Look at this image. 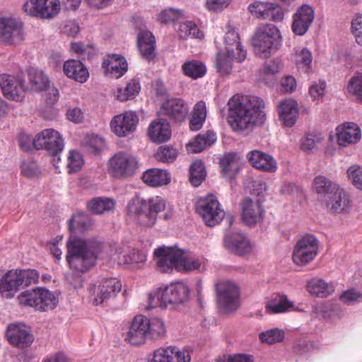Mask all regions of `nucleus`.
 <instances>
[{"instance_id":"nucleus-46","label":"nucleus","mask_w":362,"mask_h":362,"mask_svg":"<svg viewBox=\"0 0 362 362\" xmlns=\"http://www.w3.org/2000/svg\"><path fill=\"white\" fill-rule=\"evenodd\" d=\"M71 49L84 60L91 59L97 53V50L93 45H86L81 42L71 43Z\"/></svg>"},{"instance_id":"nucleus-49","label":"nucleus","mask_w":362,"mask_h":362,"mask_svg":"<svg viewBox=\"0 0 362 362\" xmlns=\"http://www.w3.org/2000/svg\"><path fill=\"white\" fill-rule=\"evenodd\" d=\"M201 263L197 259H188L185 255V251L181 250V257L179 258L177 271L187 272L199 269Z\"/></svg>"},{"instance_id":"nucleus-50","label":"nucleus","mask_w":362,"mask_h":362,"mask_svg":"<svg viewBox=\"0 0 362 362\" xmlns=\"http://www.w3.org/2000/svg\"><path fill=\"white\" fill-rule=\"evenodd\" d=\"M348 93L362 103V74L353 76L347 85Z\"/></svg>"},{"instance_id":"nucleus-8","label":"nucleus","mask_w":362,"mask_h":362,"mask_svg":"<svg viewBox=\"0 0 362 362\" xmlns=\"http://www.w3.org/2000/svg\"><path fill=\"white\" fill-rule=\"evenodd\" d=\"M18 300L22 305L34 308L40 311L52 310L58 303L57 298L51 291L42 287L22 292L18 295Z\"/></svg>"},{"instance_id":"nucleus-40","label":"nucleus","mask_w":362,"mask_h":362,"mask_svg":"<svg viewBox=\"0 0 362 362\" xmlns=\"http://www.w3.org/2000/svg\"><path fill=\"white\" fill-rule=\"evenodd\" d=\"M206 175L204 165L201 160H196L189 168V181L194 187L199 186Z\"/></svg>"},{"instance_id":"nucleus-24","label":"nucleus","mask_w":362,"mask_h":362,"mask_svg":"<svg viewBox=\"0 0 362 362\" xmlns=\"http://www.w3.org/2000/svg\"><path fill=\"white\" fill-rule=\"evenodd\" d=\"M190 355L187 351H181L176 346L156 349L148 362H189Z\"/></svg>"},{"instance_id":"nucleus-33","label":"nucleus","mask_w":362,"mask_h":362,"mask_svg":"<svg viewBox=\"0 0 362 362\" xmlns=\"http://www.w3.org/2000/svg\"><path fill=\"white\" fill-rule=\"evenodd\" d=\"M361 137L359 127L354 122L345 124L337 133V141L340 146H346L357 143Z\"/></svg>"},{"instance_id":"nucleus-27","label":"nucleus","mask_w":362,"mask_h":362,"mask_svg":"<svg viewBox=\"0 0 362 362\" xmlns=\"http://www.w3.org/2000/svg\"><path fill=\"white\" fill-rule=\"evenodd\" d=\"M224 244L230 252L238 255L250 253L252 246L249 239L239 233H228L225 236Z\"/></svg>"},{"instance_id":"nucleus-41","label":"nucleus","mask_w":362,"mask_h":362,"mask_svg":"<svg viewBox=\"0 0 362 362\" xmlns=\"http://www.w3.org/2000/svg\"><path fill=\"white\" fill-rule=\"evenodd\" d=\"M293 306V303L288 300L286 296L276 295L267 304L266 309L270 310L274 313H280L287 311Z\"/></svg>"},{"instance_id":"nucleus-3","label":"nucleus","mask_w":362,"mask_h":362,"mask_svg":"<svg viewBox=\"0 0 362 362\" xmlns=\"http://www.w3.org/2000/svg\"><path fill=\"white\" fill-rule=\"evenodd\" d=\"M313 187L331 213L340 214L349 208L350 201L348 194L337 183L327 177L316 176L313 182Z\"/></svg>"},{"instance_id":"nucleus-61","label":"nucleus","mask_w":362,"mask_h":362,"mask_svg":"<svg viewBox=\"0 0 362 362\" xmlns=\"http://www.w3.org/2000/svg\"><path fill=\"white\" fill-rule=\"evenodd\" d=\"M21 170L25 177L32 178L37 173L38 168L34 161H23L21 164Z\"/></svg>"},{"instance_id":"nucleus-10","label":"nucleus","mask_w":362,"mask_h":362,"mask_svg":"<svg viewBox=\"0 0 362 362\" xmlns=\"http://www.w3.org/2000/svg\"><path fill=\"white\" fill-rule=\"evenodd\" d=\"M196 211L209 227L220 223L225 216L223 209L221 208L217 197L214 194L199 199L196 203Z\"/></svg>"},{"instance_id":"nucleus-57","label":"nucleus","mask_w":362,"mask_h":362,"mask_svg":"<svg viewBox=\"0 0 362 362\" xmlns=\"http://www.w3.org/2000/svg\"><path fill=\"white\" fill-rule=\"evenodd\" d=\"M349 178L352 180L354 186L362 190V167L359 165H352L348 170Z\"/></svg>"},{"instance_id":"nucleus-64","label":"nucleus","mask_w":362,"mask_h":362,"mask_svg":"<svg viewBox=\"0 0 362 362\" xmlns=\"http://www.w3.org/2000/svg\"><path fill=\"white\" fill-rule=\"evenodd\" d=\"M42 362H70V358L65 353L59 351L47 356Z\"/></svg>"},{"instance_id":"nucleus-36","label":"nucleus","mask_w":362,"mask_h":362,"mask_svg":"<svg viewBox=\"0 0 362 362\" xmlns=\"http://www.w3.org/2000/svg\"><path fill=\"white\" fill-rule=\"evenodd\" d=\"M143 181L149 186L158 187L168 184L170 180L169 173L162 169L151 168L146 170L142 175Z\"/></svg>"},{"instance_id":"nucleus-26","label":"nucleus","mask_w":362,"mask_h":362,"mask_svg":"<svg viewBox=\"0 0 362 362\" xmlns=\"http://www.w3.org/2000/svg\"><path fill=\"white\" fill-rule=\"evenodd\" d=\"M249 163L256 169L263 172L274 173L277 170V163L269 154L259 150H253L246 156Z\"/></svg>"},{"instance_id":"nucleus-5","label":"nucleus","mask_w":362,"mask_h":362,"mask_svg":"<svg viewBox=\"0 0 362 362\" xmlns=\"http://www.w3.org/2000/svg\"><path fill=\"white\" fill-rule=\"evenodd\" d=\"M40 273L34 269H16L8 271L1 279L0 293L10 299L21 288L38 283Z\"/></svg>"},{"instance_id":"nucleus-31","label":"nucleus","mask_w":362,"mask_h":362,"mask_svg":"<svg viewBox=\"0 0 362 362\" xmlns=\"http://www.w3.org/2000/svg\"><path fill=\"white\" fill-rule=\"evenodd\" d=\"M63 69L66 76L81 83H85L89 77L88 69L79 60L69 59L66 61Z\"/></svg>"},{"instance_id":"nucleus-13","label":"nucleus","mask_w":362,"mask_h":362,"mask_svg":"<svg viewBox=\"0 0 362 362\" xmlns=\"http://www.w3.org/2000/svg\"><path fill=\"white\" fill-rule=\"evenodd\" d=\"M319 241L311 234H306L296 243L293 259L297 265H305L313 261L318 253Z\"/></svg>"},{"instance_id":"nucleus-14","label":"nucleus","mask_w":362,"mask_h":362,"mask_svg":"<svg viewBox=\"0 0 362 362\" xmlns=\"http://www.w3.org/2000/svg\"><path fill=\"white\" fill-rule=\"evenodd\" d=\"M27 14L42 19H52L61 9L59 0H28L23 6Z\"/></svg>"},{"instance_id":"nucleus-42","label":"nucleus","mask_w":362,"mask_h":362,"mask_svg":"<svg viewBox=\"0 0 362 362\" xmlns=\"http://www.w3.org/2000/svg\"><path fill=\"white\" fill-rule=\"evenodd\" d=\"M146 322L148 325L146 330L147 338L157 339L163 337L165 334V328L163 322L158 318L148 319L146 317Z\"/></svg>"},{"instance_id":"nucleus-28","label":"nucleus","mask_w":362,"mask_h":362,"mask_svg":"<svg viewBox=\"0 0 362 362\" xmlns=\"http://www.w3.org/2000/svg\"><path fill=\"white\" fill-rule=\"evenodd\" d=\"M102 68L110 74L111 77L118 78L122 77L128 69L126 59L121 54H107L104 59Z\"/></svg>"},{"instance_id":"nucleus-21","label":"nucleus","mask_w":362,"mask_h":362,"mask_svg":"<svg viewBox=\"0 0 362 362\" xmlns=\"http://www.w3.org/2000/svg\"><path fill=\"white\" fill-rule=\"evenodd\" d=\"M242 220L249 226L261 222L264 216V209L259 200H252L246 197L241 202Z\"/></svg>"},{"instance_id":"nucleus-16","label":"nucleus","mask_w":362,"mask_h":362,"mask_svg":"<svg viewBox=\"0 0 362 362\" xmlns=\"http://www.w3.org/2000/svg\"><path fill=\"white\" fill-rule=\"evenodd\" d=\"M25 39L23 23L13 18H0V42L17 45Z\"/></svg>"},{"instance_id":"nucleus-29","label":"nucleus","mask_w":362,"mask_h":362,"mask_svg":"<svg viewBox=\"0 0 362 362\" xmlns=\"http://www.w3.org/2000/svg\"><path fill=\"white\" fill-rule=\"evenodd\" d=\"M137 47L143 59L151 62L156 57V39L148 30H141L137 35Z\"/></svg>"},{"instance_id":"nucleus-39","label":"nucleus","mask_w":362,"mask_h":362,"mask_svg":"<svg viewBox=\"0 0 362 362\" xmlns=\"http://www.w3.org/2000/svg\"><path fill=\"white\" fill-rule=\"evenodd\" d=\"M31 88L35 91L45 90L49 86L48 77L40 70L32 69L28 73Z\"/></svg>"},{"instance_id":"nucleus-63","label":"nucleus","mask_w":362,"mask_h":362,"mask_svg":"<svg viewBox=\"0 0 362 362\" xmlns=\"http://www.w3.org/2000/svg\"><path fill=\"white\" fill-rule=\"evenodd\" d=\"M188 146L192 148V151L194 153H199L202 151L206 146H207L205 139L202 135H198L195 137L194 141L189 144Z\"/></svg>"},{"instance_id":"nucleus-54","label":"nucleus","mask_w":362,"mask_h":362,"mask_svg":"<svg viewBox=\"0 0 362 362\" xmlns=\"http://www.w3.org/2000/svg\"><path fill=\"white\" fill-rule=\"evenodd\" d=\"M284 332L278 329H272L259 334V339L262 342L274 344L283 341Z\"/></svg>"},{"instance_id":"nucleus-35","label":"nucleus","mask_w":362,"mask_h":362,"mask_svg":"<svg viewBox=\"0 0 362 362\" xmlns=\"http://www.w3.org/2000/svg\"><path fill=\"white\" fill-rule=\"evenodd\" d=\"M307 291L318 298H326L334 291V287L322 279L313 278L307 282Z\"/></svg>"},{"instance_id":"nucleus-51","label":"nucleus","mask_w":362,"mask_h":362,"mask_svg":"<svg viewBox=\"0 0 362 362\" xmlns=\"http://www.w3.org/2000/svg\"><path fill=\"white\" fill-rule=\"evenodd\" d=\"M313 61V56L311 52L304 47L300 50L296 52V62L299 68L305 69L308 71Z\"/></svg>"},{"instance_id":"nucleus-7","label":"nucleus","mask_w":362,"mask_h":362,"mask_svg":"<svg viewBox=\"0 0 362 362\" xmlns=\"http://www.w3.org/2000/svg\"><path fill=\"white\" fill-rule=\"evenodd\" d=\"M189 294V287L184 283H172L148 296V310L156 307L166 308L168 304H181L185 302Z\"/></svg>"},{"instance_id":"nucleus-58","label":"nucleus","mask_w":362,"mask_h":362,"mask_svg":"<svg viewBox=\"0 0 362 362\" xmlns=\"http://www.w3.org/2000/svg\"><path fill=\"white\" fill-rule=\"evenodd\" d=\"M340 300L347 304L361 302L362 301V294L354 289L348 290L341 295Z\"/></svg>"},{"instance_id":"nucleus-15","label":"nucleus","mask_w":362,"mask_h":362,"mask_svg":"<svg viewBox=\"0 0 362 362\" xmlns=\"http://www.w3.org/2000/svg\"><path fill=\"white\" fill-rule=\"evenodd\" d=\"M0 87L7 99L17 102L23 100L28 89L25 81L21 76L6 74L0 75Z\"/></svg>"},{"instance_id":"nucleus-60","label":"nucleus","mask_w":362,"mask_h":362,"mask_svg":"<svg viewBox=\"0 0 362 362\" xmlns=\"http://www.w3.org/2000/svg\"><path fill=\"white\" fill-rule=\"evenodd\" d=\"M326 88V83L325 81H319L313 84L309 89L310 96L313 100H320L323 97Z\"/></svg>"},{"instance_id":"nucleus-22","label":"nucleus","mask_w":362,"mask_h":362,"mask_svg":"<svg viewBox=\"0 0 362 362\" xmlns=\"http://www.w3.org/2000/svg\"><path fill=\"white\" fill-rule=\"evenodd\" d=\"M6 336L12 345L20 349L30 346L34 340L30 329L25 325L20 324L9 325Z\"/></svg>"},{"instance_id":"nucleus-30","label":"nucleus","mask_w":362,"mask_h":362,"mask_svg":"<svg viewBox=\"0 0 362 362\" xmlns=\"http://www.w3.org/2000/svg\"><path fill=\"white\" fill-rule=\"evenodd\" d=\"M240 157L235 152L225 153L219 159L220 172L225 179L235 177L239 172Z\"/></svg>"},{"instance_id":"nucleus-45","label":"nucleus","mask_w":362,"mask_h":362,"mask_svg":"<svg viewBox=\"0 0 362 362\" xmlns=\"http://www.w3.org/2000/svg\"><path fill=\"white\" fill-rule=\"evenodd\" d=\"M140 84L137 79H132L126 86L124 89L119 88L117 90V98L121 101H125L135 97L140 91Z\"/></svg>"},{"instance_id":"nucleus-25","label":"nucleus","mask_w":362,"mask_h":362,"mask_svg":"<svg viewBox=\"0 0 362 362\" xmlns=\"http://www.w3.org/2000/svg\"><path fill=\"white\" fill-rule=\"evenodd\" d=\"M187 104L181 98H171L163 103L160 113L175 122H182L188 114Z\"/></svg>"},{"instance_id":"nucleus-2","label":"nucleus","mask_w":362,"mask_h":362,"mask_svg":"<svg viewBox=\"0 0 362 362\" xmlns=\"http://www.w3.org/2000/svg\"><path fill=\"white\" fill-rule=\"evenodd\" d=\"M66 261L71 269L84 273L95 264L102 249L100 242L71 236L66 243Z\"/></svg>"},{"instance_id":"nucleus-12","label":"nucleus","mask_w":362,"mask_h":362,"mask_svg":"<svg viewBox=\"0 0 362 362\" xmlns=\"http://www.w3.org/2000/svg\"><path fill=\"white\" fill-rule=\"evenodd\" d=\"M36 149H45L54 157V160L64 149V139L59 133L53 129H46L39 132L33 141Z\"/></svg>"},{"instance_id":"nucleus-17","label":"nucleus","mask_w":362,"mask_h":362,"mask_svg":"<svg viewBox=\"0 0 362 362\" xmlns=\"http://www.w3.org/2000/svg\"><path fill=\"white\" fill-rule=\"evenodd\" d=\"M138 122L139 117L135 112L126 111L114 116L110 127L118 136H126L136 130Z\"/></svg>"},{"instance_id":"nucleus-19","label":"nucleus","mask_w":362,"mask_h":362,"mask_svg":"<svg viewBox=\"0 0 362 362\" xmlns=\"http://www.w3.org/2000/svg\"><path fill=\"white\" fill-rule=\"evenodd\" d=\"M314 18V8L308 4H303L293 15L291 25L293 33L296 35H304L311 26Z\"/></svg>"},{"instance_id":"nucleus-59","label":"nucleus","mask_w":362,"mask_h":362,"mask_svg":"<svg viewBox=\"0 0 362 362\" xmlns=\"http://www.w3.org/2000/svg\"><path fill=\"white\" fill-rule=\"evenodd\" d=\"M231 0H206V6L208 10L214 12H220L227 8Z\"/></svg>"},{"instance_id":"nucleus-23","label":"nucleus","mask_w":362,"mask_h":362,"mask_svg":"<svg viewBox=\"0 0 362 362\" xmlns=\"http://www.w3.org/2000/svg\"><path fill=\"white\" fill-rule=\"evenodd\" d=\"M121 288L122 284L117 279H103L98 286L93 288V303L98 305L105 303L109 298L115 296Z\"/></svg>"},{"instance_id":"nucleus-11","label":"nucleus","mask_w":362,"mask_h":362,"mask_svg":"<svg viewBox=\"0 0 362 362\" xmlns=\"http://www.w3.org/2000/svg\"><path fill=\"white\" fill-rule=\"evenodd\" d=\"M217 304L225 313H230L239 306L240 291L233 281H226L216 284Z\"/></svg>"},{"instance_id":"nucleus-62","label":"nucleus","mask_w":362,"mask_h":362,"mask_svg":"<svg viewBox=\"0 0 362 362\" xmlns=\"http://www.w3.org/2000/svg\"><path fill=\"white\" fill-rule=\"evenodd\" d=\"M272 8L269 11V18L274 22H281L284 18V12L277 4L272 3Z\"/></svg>"},{"instance_id":"nucleus-43","label":"nucleus","mask_w":362,"mask_h":362,"mask_svg":"<svg viewBox=\"0 0 362 362\" xmlns=\"http://www.w3.org/2000/svg\"><path fill=\"white\" fill-rule=\"evenodd\" d=\"M182 70L186 76L194 79L202 77L206 73L204 64L197 60L186 62L182 65Z\"/></svg>"},{"instance_id":"nucleus-18","label":"nucleus","mask_w":362,"mask_h":362,"mask_svg":"<svg viewBox=\"0 0 362 362\" xmlns=\"http://www.w3.org/2000/svg\"><path fill=\"white\" fill-rule=\"evenodd\" d=\"M158 268L163 272L177 270L179 258L181 257V250L177 247H159L154 251Z\"/></svg>"},{"instance_id":"nucleus-52","label":"nucleus","mask_w":362,"mask_h":362,"mask_svg":"<svg viewBox=\"0 0 362 362\" xmlns=\"http://www.w3.org/2000/svg\"><path fill=\"white\" fill-rule=\"evenodd\" d=\"M177 156V149L170 146H160L156 153V158L160 161L165 163L173 162Z\"/></svg>"},{"instance_id":"nucleus-6","label":"nucleus","mask_w":362,"mask_h":362,"mask_svg":"<svg viewBox=\"0 0 362 362\" xmlns=\"http://www.w3.org/2000/svg\"><path fill=\"white\" fill-rule=\"evenodd\" d=\"M279 28L272 23H262L256 29L252 39L255 53L259 57L267 58L281 45Z\"/></svg>"},{"instance_id":"nucleus-32","label":"nucleus","mask_w":362,"mask_h":362,"mask_svg":"<svg viewBox=\"0 0 362 362\" xmlns=\"http://www.w3.org/2000/svg\"><path fill=\"white\" fill-rule=\"evenodd\" d=\"M148 134L155 143L160 144L168 141L171 136L169 122L165 119L153 121L149 125Z\"/></svg>"},{"instance_id":"nucleus-4","label":"nucleus","mask_w":362,"mask_h":362,"mask_svg":"<svg viewBox=\"0 0 362 362\" xmlns=\"http://www.w3.org/2000/svg\"><path fill=\"white\" fill-rule=\"evenodd\" d=\"M165 209V201L159 196L153 197L148 199L136 196L128 203L127 212L134 216L137 223L145 227H152L155 225L158 213Z\"/></svg>"},{"instance_id":"nucleus-53","label":"nucleus","mask_w":362,"mask_h":362,"mask_svg":"<svg viewBox=\"0 0 362 362\" xmlns=\"http://www.w3.org/2000/svg\"><path fill=\"white\" fill-rule=\"evenodd\" d=\"M83 163L81 155L76 151H71L68 156L66 164L68 173L71 174L80 170L82 168Z\"/></svg>"},{"instance_id":"nucleus-38","label":"nucleus","mask_w":362,"mask_h":362,"mask_svg":"<svg viewBox=\"0 0 362 362\" xmlns=\"http://www.w3.org/2000/svg\"><path fill=\"white\" fill-rule=\"evenodd\" d=\"M114 199L108 197H99L91 199L88 203L89 210L95 214H102L115 208Z\"/></svg>"},{"instance_id":"nucleus-9","label":"nucleus","mask_w":362,"mask_h":362,"mask_svg":"<svg viewBox=\"0 0 362 362\" xmlns=\"http://www.w3.org/2000/svg\"><path fill=\"white\" fill-rule=\"evenodd\" d=\"M139 165V160L135 156L120 151L110 158L108 173L115 178H128L137 173Z\"/></svg>"},{"instance_id":"nucleus-44","label":"nucleus","mask_w":362,"mask_h":362,"mask_svg":"<svg viewBox=\"0 0 362 362\" xmlns=\"http://www.w3.org/2000/svg\"><path fill=\"white\" fill-rule=\"evenodd\" d=\"M178 33L182 39H187L189 37L199 39L204 37V33L199 30L197 25L192 21L182 23L180 25Z\"/></svg>"},{"instance_id":"nucleus-56","label":"nucleus","mask_w":362,"mask_h":362,"mask_svg":"<svg viewBox=\"0 0 362 362\" xmlns=\"http://www.w3.org/2000/svg\"><path fill=\"white\" fill-rule=\"evenodd\" d=\"M182 16L181 11L173 8L165 9L158 15V20L161 23L168 24L175 21Z\"/></svg>"},{"instance_id":"nucleus-47","label":"nucleus","mask_w":362,"mask_h":362,"mask_svg":"<svg viewBox=\"0 0 362 362\" xmlns=\"http://www.w3.org/2000/svg\"><path fill=\"white\" fill-rule=\"evenodd\" d=\"M272 8V3L268 1H255L248 6L251 14L262 19L269 18V11Z\"/></svg>"},{"instance_id":"nucleus-37","label":"nucleus","mask_w":362,"mask_h":362,"mask_svg":"<svg viewBox=\"0 0 362 362\" xmlns=\"http://www.w3.org/2000/svg\"><path fill=\"white\" fill-rule=\"evenodd\" d=\"M92 226L89 216L84 213L74 214L69 221V229L72 233H83Z\"/></svg>"},{"instance_id":"nucleus-1","label":"nucleus","mask_w":362,"mask_h":362,"mask_svg":"<svg viewBox=\"0 0 362 362\" xmlns=\"http://www.w3.org/2000/svg\"><path fill=\"white\" fill-rule=\"evenodd\" d=\"M227 121L235 132L251 130L266 120L264 100L255 95L233 96L228 102Z\"/></svg>"},{"instance_id":"nucleus-48","label":"nucleus","mask_w":362,"mask_h":362,"mask_svg":"<svg viewBox=\"0 0 362 362\" xmlns=\"http://www.w3.org/2000/svg\"><path fill=\"white\" fill-rule=\"evenodd\" d=\"M235 59L229 57L227 53L219 52L216 57V66L221 75L228 74L232 69V62Z\"/></svg>"},{"instance_id":"nucleus-20","label":"nucleus","mask_w":362,"mask_h":362,"mask_svg":"<svg viewBox=\"0 0 362 362\" xmlns=\"http://www.w3.org/2000/svg\"><path fill=\"white\" fill-rule=\"evenodd\" d=\"M148 325L146 322L145 316L141 315L135 316L127 331L124 334V341L135 346L144 344L147 339Z\"/></svg>"},{"instance_id":"nucleus-34","label":"nucleus","mask_w":362,"mask_h":362,"mask_svg":"<svg viewBox=\"0 0 362 362\" xmlns=\"http://www.w3.org/2000/svg\"><path fill=\"white\" fill-rule=\"evenodd\" d=\"M280 119L287 127H292L298 115V104L293 100H285L279 107Z\"/></svg>"},{"instance_id":"nucleus-55","label":"nucleus","mask_w":362,"mask_h":362,"mask_svg":"<svg viewBox=\"0 0 362 362\" xmlns=\"http://www.w3.org/2000/svg\"><path fill=\"white\" fill-rule=\"evenodd\" d=\"M239 43H240V37L236 30L235 29L228 30L225 35V48L226 52L233 54L234 46H236L235 48L237 49L239 46Z\"/></svg>"}]
</instances>
